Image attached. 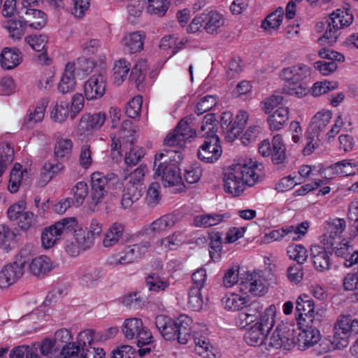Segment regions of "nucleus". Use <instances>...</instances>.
<instances>
[{
    "label": "nucleus",
    "mask_w": 358,
    "mask_h": 358,
    "mask_svg": "<svg viewBox=\"0 0 358 358\" xmlns=\"http://www.w3.org/2000/svg\"><path fill=\"white\" fill-rule=\"evenodd\" d=\"M220 125L224 139L227 142H233L240 138L245 144L244 137L246 135V111L240 110L233 120V114L230 111H225L220 117Z\"/></svg>",
    "instance_id": "nucleus-3"
},
{
    "label": "nucleus",
    "mask_w": 358,
    "mask_h": 358,
    "mask_svg": "<svg viewBox=\"0 0 358 358\" xmlns=\"http://www.w3.org/2000/svg\"><path fill=\"white\" fill-rule=\"evenodd\" d=\"M71 348V346L66 344L59 349L56 346L55 341L45 339L41 345L40 351L47 358H71L74 352L73 349Z\"/></svg>",
    "instance_id": "nucleus-21"
},
{
    "label": "nucleus",
    "mask_w": 358,
    "mask_h": 358,
    "mask_svg": "<svg viewBox=\"0 0 358 358\" xmlns=\"http://www.w3.org/2000/svg\"><path fill=\"white\" fill-rule=\"evenodd\" d=\"M289 119L287 107H280L268 117L267 122L272 131L282 129Z\"/></svg>",
    "instance_id": "nucleus-31"
},
{
    "label": "nucleus",
    "mask_w": 358,
    "mask_h": 358,
    "mask_svg": "<svg viewBox=\"0 0 358 358\" xmlns=\"http://www.w3.org/2000/svg\"><path fill=\"white\" fill-rule=\"evenodd\" d=\"M14 239V232L8 226L0 224V248L8 252L11 249V243Z\"/></svg>",
    "instance_id": "nucleus-52"
},
{
    "label": "nucleus",
    "mask_w": 358,
    "mask_h": 358,
    "mask_svg": "<svg viewBox=\"0 0 358 358\" xmlns=\"http://www.w3.org/2000/svg\"><path fill=\"white\" fill-rule=\"evenodd\" d=\"M310 75V69L304 64H298L284 68L280 78L287 81L283 87V93L289 96L302 98L308 93V87L302 80Z\"/></svg>",
    "instance_id": "nucleus-2"
},
{
    "label": "nucleus",
    "mask_w": 358,
    "mask_h": 358,
    "mask_svg": "<svg viewBox=\"0 0 358 358\" xmlns=\"http://www.w3.org/2000/svg\"><path fill=\"white\" fill-rule=\"evenodd\" d=\"M145 35L143 31H134L124 35L122 40L124 50L129 54L140 52L143 49Z\"/></svg>",
    "instance_id": "nucleus-28"
},
{
    "label": "nucleus",
    "mask_w": 358,
    "mask_h": 358,
    "mask_svg": "<svg viewBox=\"0 0 358 358\" xmlns=\"http://www.w3.org/2000/svg\"><path fill=\"white\" fill-rule=\"evenodd\" d=\"M142 103L143 99L140 96H136L130 100L125 108L127 116L130 118L138 117L141 110Z\"/></svg>",
    "instance_id": "nucleus-63"
},
{
    "label": "nucleus",
    "mask_w": 358,
    "mask_h": 358,
    "mask_svg": "<svg viewBox=\"0 0 358 358\" xmlns=\"http://www.w3.org/2000/svg\"><path fill=\"white\" fill-rule=\"evenodd\" d=\"M285 146L280 134L273 136L272 139L271 160L275 164L283 163L286 159Z\"/></svg>",
    "instance_id": "nucleus-38"
},
{
    "label": "nucleus",
    "mask_w": 358,
    "mask_h": 358,
    "mask_svg": "<svg viewBox=\"0 0 358 358\" xmlns=\"http://www.w3.org/2000/svg\"><path fill=\"white\" fill-rule=\"evenodd\" d=\"M331 118L330 111L324 113H317L312 119L310 124L306 131V136L308 139L314 140L318 138L320 133L324 130L326 126L329 123Z\"/></svg>",
    "instance_id": "nucleus-27"
},
{
    "label": "nucleus",
    "mask_w": 358,
    "mask_h": 358,
    "mask_svg": "<svg viewBox=\"0 0 358 358\" xmlns=\"http://www.w3.org/2000/svg\"><path fill=\"white\" fill-rule=\"evenodd\" d=\"M77 64H79V61L77 64L69 62L66 65L64 72L58 85V90L63 94L71 92L75 89L76 76L80 75V70L78 66H76Z\"/></svg>",
    "instance_id": "nucleus-22"
},
{
    "label": "nucleus",
    "mask_w": 358,
    "mask_h": 358,
    "mask_svg": "<svg viewBox=\"0 0 358 358\" xmlns=\"http://www.w3.org/2000/svg\"><path fill=\"white\" fill-rule=\"evenodd\" d=\"M327 22V30L324 35L318 39L321 45L324 44V43L330 45L334 43L339 36L338 30L345 27L344 24H343L342 20H340L338 16H337L336 10L331 14Z\"/></svg>",
    "instance_id": "nucleus-23"
},
{
    "label": "nucleus",
    "mask_w": 358,
    "mask_h": 358,
    "mask_svg": "<svg viewBox=\"0 0 358 358\" xmlns=\"http://www.w3.org/2000/svg\"><path fill=\"white\" fill-rule=\"evenodd\" d=\"M203 301L201 296V289L191 288L189 291L188 307L194 311H198L203 307Z\"/></svg>",
    "instance_id": "nucleus-58"
},
{
    "label": "nucleus",
    "mask_w": 358,
    "mask_h": 358,
    "mask_svg": "<svg viewBox=\"0 0 358 358\" xmlns=\"http://www.w3.org/2000/svg\"><path fill=\"white\" fill-rule=\"evenodd\" d=\"M142 325L143 322L140 319H127L122 327V331L127 339L132 340L136 338Z\"/></svg>",
    "instance_id": "nucleus-42"
},
{
    "label": "nucleus",
    "mask_w": 358,
    "mask_h": 358,
    "mask_svg": "<svg viewBox=\"0 0 358 358\" xmlns=\"http://www.w3.org/2000/svg\"><path fill=\"white\" fill-rule=\"evenodd\" d=\"M69 113L71 114V109L69 102L59 100L51 112V118L55 122H62L67 118Z\"/></svg>",
    "instance_id": "nucleus-47"
},
{
    "label": "nucleus",
    "mask_w": 358,
    "mask_h": 358,
    "mask_svg": "<svg viewBox=\"0 0 358 358\" xmlns=\"http://www.w3.org/2000/svg\"><path fill=\"white\" fill-rule=\"evenodd\" d=\"M49 100L47 98L43 99L40 104L37 106L33 113H30L29 116L24 120L27 127H31L35 123L41 121L44 117V113L48 106Z\"/></svg>",
    "instance_id": "nucleus-46"
},
{
    "label": "nucleus",
    "mask_w": 358,
    "mask_h": 358,
    "mask_svg": "<svg viewBox=\"0 0 358 358\" xmlns=\"http://www.w3.org/2000/svg\"><path fill=\"white\" fill-rule=\"evenodd\" d=\"M217 103V97L213 95H206L200 99L197 103L195 113L198 115H202L203 113L211 110L216 106Z\"/></svg>",
    "instance_id": "nucleus-56"
},
{
    "label": "nucleus",
    "mask_w": 358,
    "mask_h": 358,
    "mask_svg": "<svg viewBox=\"0 0 358 358\" xmlns=\"http://www.w3.org/2000/svg\"><path fill=\"white\" fill-rule=\"evenodd\" d=\"M222 153L220 138L214 134L204 138L198 150V157L206 163H213L219 159Z\"/></svg>",
    "instance_id": "nucleus-15"
},
{
    "label": "nucleus",
    "mask_w": 358,
    "mask_h": 358,
    "mask_svg": "<svg viewBox=\"0 0 358 358\" xmlns=\"http://www.w3.org/2000/svg\"><path fill=\"white\" fill-rule=\"evenodd\" d=\"M185 235L182 231H174L172 234L157 241L155 245V250L157 252L175 250L185 242Z\"/></svg>",
    "instance_id": "nucleus-26"
},
{
    "label": "nucleus",
    "mask_w": 358,
    "mask_h": 358,
    "mask_svg": "<svg viewBox=\"0 0 358 358\" xmlns=\"http://www.w3.org/2000/svg\"><path fill=\"white\" fill-rule=\"evenodd\" d=\"M178 150H165L164 152L157 154L155 157L154 170L155 177L162 179H182L180 169L176 164L171 163L179 162L181 160Z\"/></svg>",
    "instance_id": "nucleus-5"
},
{
    "label": "nucleus",
    "mask_w": 358,
    "mask_h": 358,
    "mask_svg": "<svg viewBox=\"0 0 358 358\" xmlns=\"http://www.w3.org/2000/svg\"><path fill=\"white\" fill-rule=\"evenodd\" d=\"M64 166L60 162L52 163L46 162L41 169V174L44 177L52 179L55 177H59L63 173Z\"/></svg>",
    "instance_id": "nucleus-54"
},
{
    "label": "nucleus",
    "mask_w": 358,
    "mask_h": 358,
    "mask_svg": "<svg viewBox=\"0 0 358 358\" xmlns=\"http://www.w3.org/2000/svg\"><path fill=\"white\" fill-rule=\"evenodd\" d=\"M155 325L166 340L176 339V320H173L165 315H158L155 318Z\"/></svg>",
    "instance_id": "nucleus-29"
},
{
    "label": "nucleus",
    "mask_w": 358,
    "mask_h": 358,
    "mask_svg": "<svg viewBox=\"0 0 358 358\" xmlns=\"http://www.w3.org/2000/svg\"><path fill=\"white\" fill-rule=\"evenodd\" d=\"M20 56L18 50L5 48L1 54V64L5 69H12L20 63Z\"/></svg>",
    "instance_id": "nucleus-36"
},
{
    "label": "nucleus",
    "mask_w": 358,
    "mask_h": 358,
    "mask_svg": "<svg viewBox=\"0 0 358 358\" xmlns=\"http://www.w3.org/2000/svg\"><path fill=\"white\" fill-rule=\"evenodd\" d=\"M124 231V225L120 222L113 223L107 229L103 239V245L105 248H110L116 245L122 238Z\"/></svg>",
    "instance_id": "nucleus-30"
},
{
    "label": "nucleus",
    "mask_w": 358,
    "mask_h": 358,
    "mask_svg": "<svg viewBox=\"0 0 358 358\" xmlns=\"http://www.w3.org/2000/svg\"><path fill=\"white\" fill-rule=\"evenodd\" d=\"M174 217L170 214L164 215L153 221L148 230L152 234H162L171 229L175 225Z\"/></svg>",
    "instance_id": "nucleus-34"
},
{
    "label": "nucleus",
    "mask_w": 358,
    "mask_h": 358,
    "mask_svg": "<svg viewBox=\"0 0 358 358\" xmlns=\"http://www.w3.org/2000/svg\"><path fill=\"white\" fill-rule=\"evenodd\" d=\"M78 227V221L75 217H64L45 227L41 233L43 248L49 249L58 243L62 238Z\"/></svg>",
    "instance_id": "nucleus-4"
},
{
    "label": "nucleus",
    "mask_w": 358,
    "mask_h": 358,
    "mask_svg": "<svg viewBox=\"0 0 358 358\" xmlns=\"http://www.w3.org/2000/svg\"><path fill=\"white\" fill-rule=\"evenodd\" d=\"M146 285L149 290L158 292L165 290L169 286V282L164 277L152 273L146 278Z\"/></svg>",
    "instance_id": "nucleus-45"
},
{
    "label": "nucleus",
    "mask_w": 358,
    "mask_h": 358,
    "mask_svg": "<svg viewBox=\"0 0 358 358\" xmlns=\"http://www.w3.org/2000/svg\"><path fill=\"white\" fill-rule=\"evenodd\" d=\"M88 192V185L83 180L78 182L72 188L71 193L73 195V199L75 202L76 207H79L83 203L84 200Z\"/></svg>",
    "instance_id": "nucleus-51"
},
{
    "label": "nucleus",
    "mask_w": 358,
    "mask_h": 358,
    "mask_svg": "<svg viewBox=\"0 0 358 358\" xmlns=\"http://www.w3.org/2000/svg\"><path fill=\"white\" fill-rule=\"evenodd\" d=\"M309 227L310 222L308 221L303 222L296 226H285L284 238H286L287 241H298L307 234Z\"/></svg>",
    "instance_id": "nucleus-35"
},
{
    "label": "nucleus",
    "mask_w": 358,
    "mask_h": 358,
    "mask_svg": "<svg viewBox=\"0 0 358 358\" xmlns=\"http://www.w3.org/2000/svg\"><path fill=\"white\" fill-rule=\"evenodd\" d=\"M73 142L69 138H57L54 147V155L57 159H69L72 152Z\"/></svg>",
    "instance_id": "nucleus-39"
},
{
    "label": "nucleus",
    "mask_w": 358,
    "mask_h": 358,
    "mask_svg": "<svg viewBox=\"0 0 358 358\" xmlns=\"http://www.w3.org/2000/svg\"><path fill=\"white\" fill-rule=\"evenodd\" d=\"M357 334L358 320H352L350 315H341L334 325L331 345H334L335 348L343 349L348 345L350 338Z\"/></svg>",
    "instance_id": "nucleus-10"
},
{
    "label": "nucleus",
    "mask_w": 358,
    "mask_h": 358,
    "mask_svg": "<svg viewBox=\"0 0 358 358\" xmlns=\"http://www.w3.org/2000/svg\"><path fill=\"white\" fill-rule=\"evenodd\" d=\"M241 281L238 284V292L226 294L222 299V305L228 310L239 311L238 316L236 319L237 327L241 329L246 327V284L241 278Z\"/></svg>",
    "instance_id": "nucleus-8"
},
{
    "label": "nucleus",
    "mask_w": 358,
    "mask_h": 358,
    "mask_svg": "<svg viewBox=\"0 0 358 358\" xmlns=\"http://www.w3.org/2000/svg\"><path fill=\"white\" fill-rule=\"evenodd\" d=\"M246 164H233L224 170V179H244Z\"/></svg>",
    "instance_id": "nucleus-62"
},
{
    "label": "nucleus",
    "mask_w": 358,
    "mask_h": 358,
    "mask_svg": "<svg viewBox=\"0 0 358 358\" xmlns=\"http://www.w3.org/2000/svg\"><path fill=\"white\" fill-rule=\"evenodd\" d=\"M150 248L148 241H143L139 243L129 245L111 262L114 265H123L130 264L145 255Z\"/></svg>",
    "instance_id": "nucleus-17"
},
{
    "label": "nucleus",
    "mask_w": 358,
    "mask_h": 358,
    "mask_svg": "<svg viewBox=\"0 0 358 358\" xmlns=\"http://www.w3.org/2000/svg\"><path fill=\"white\" fill-rule=\"evenodd\" d=\"M106 114L103 113L85 114L80 119L79 126L82 129L87 131L97 129L102 127L106 121Z\"/></svg>",
    "instance_id": "nucleus-32"
},
{
    "label": "nucleus",
    "mask_w": 358,
    "mask_h": 358,
    "mask_svg": "<svg viewBox=\"0 0 358 358\" xmlns=\"http://www.w3.org/2000/svg\"><path fill=\"white\" fill-rule=\"evenodd\" d=\"M296 311L298 313L297 325L307 327L308 322L313 323L314 320H321L325 310L319 309L315 313L314 301L308 295L303 294L297 298Z\"/></svg>",
    "instance_id": "nucleus-12"
},
{
    "label": "nucleus",
    "mask_w": 358,
    "mask_h": 358,
    "mask_svg": "<svg viewBox=\"0 0 358 358\" xmlns=\"http://www.w3.org/2000/svg\"><path fill=\"white\" fill-rule=\"evenodd\" d=\"M14 160L13 148L8 144H2L0 145V177L10 165Z\"/></svg>",
    "instance_id": "nucleus-44"
},
{
    "label": "nucleus",
    "mask_w": 358,
    "mask_h": 358,
    "mask_svg": "<svg viewBox=\"0 0 358 358\" xmlns=\"http://www.w3.org/2000/svg\"><path fill=\"white\" fill-rule=\"evenodd\" d=\"M113 180H90L91 189L90 192L92 199V203L90 208L92 211H95L96 206L101 202L103 199L108 194H115L113 186L115 188H120L122 183L117 180L115 183L112 182Z\"/></svg>",
    "instance_id": "nucleus-13"
},
{
    "label": "nucleus",
    "mask_w": 358,
    "mask_h": 358,
    "mask_svg": "<svg viewBox=\"0 0 358 358\" xmlns=\"http://www.w3.org/2000/svg\"><path fill=\"white\" fill-rule=\"evenodd\" d=\"M145 7V1L131 0L127 6L129 20L131 23H136L138 18L141 15Z\"/></svg>",
    "instance_id": "nucleus-57"
},
{
    "label": "nucleus",
    "mask_w": 358,
    "mask_h": 358,
    "mask_svg": "<svg viewBox=\"0 0 358 358\" xmlns=\"http://www.w3.org/2000/svg\"><path fill=\"white\" fill-rule=\"evenodd\" d=\"M225 20L222 15L216 10H206L200 15H196L189 25L188 31L195 33L201 27L209 34H217L221 31Z\"/></svg>",
    "instance_id": "nucleus-9"
},
{
    "label": "nucleus",
    "mask_w": 358,
    "mask_h": 358,
    "mask_svg": "<svg viewBox=\"0 0 358 358\" xmlns=\"http://www.w3.org/2000/svg\"><path fill=\"white\" fill-rule=\"evenodd\" d=\"M218 121L214 113H208L203 117L199 134L203 137L210 135H217Z\"/></svg>",
    "instance_id": "nucleus-40"
},
{
    "label": "nucleus",
    "mask_w": 358,
    "mask_h": 358,
    "mask_svg": "<svg viewBox=\"0 0 358 358\" xmlns=\"http://www.w3.org/2000/svg\"><path fill=\"white\" fill-rule=\"evenodd\" d=\"M129 151L125 154L124 162L127 166L132 167L136 165L141 158L143 157L145 150L141 147L135 145L134 143H129Z\"/></svg>",
    "instance_id": "nucleus-49"
},
{
    "label": "nucleus",
    "mask_w": 358,
    "mask_h": 358,
    "mask_svg": "<svg viewBox=\"0 0 358 358\" xmlns=\"http://www.w3.org/2000/svg\"><path fill=\"white\" fill-rule=\"evenodd\" d=\"M332 252L329 251L326 248L315 245L310 248V257L313 260L314 268L320 272L329 271L332 266L331 255Z\"/></svg>",
    "instance_id": "nucleus-20"
},
{
    "label": "nucleus",
    "mask_w": 358,
    "mask_h": 358,
    "mask_svg": "<svg viewBox=\"0 0 358 358\" xmlns=\"http://www.w3.org/2000/svg\"><path fill=\"white\" fill-rule=\"evenodd\" d=\"M146 62L145 60H139L131 69L130 79L135 82L138 88L140 87L145 77Z\"/></svg>",
    "instance_id": "nucleus-55"
},
{
    "label": "nucleus",
    "mask_w": 358,
    "mask_h": 358,
    "mask_svg": "<svg viewBox=\"0 0 358 358\" xmlns=\"http://www.w3.org/2000/svg\"><path fill=\"white\" fill-rule=\"evenodd\" d=\"M261 270L248 273V290L252 296H263L268 292L267 282Z\"/></svg>",
    "instance_id": "nucleus-25"
},
{
    "label": "nucleus",
    "mask_w": 358,
    "mask_h": 358,
    "mask_svg": "<svg viewBox=\"0 0 358 358\" xmlns=\"http://www.w3.org/2000/svg\"><path fill=\"white\" fill-rule=\"evenodd\" d=\"M321 320H314L313 323L308 322L307 327L298 325L301 332L299 333L298 341L299 345L303 348L314 346L320 341L321 336L318 327Z\"/></svg>",
    "instance_id": "nucleus-19"
},
{
    "label": "nucleus",
    "mask_w": 358,
    "mask_h": 358,
    "mask_svg": "<svg viewBox=\"0 0 358 358\" xmlns=\"http://www.w3.org/2000/svg\"><path fill=\"white\" fill-rule=\"evenodd\" d=\"M195 135V131H192L187 122L182 120L173 131L166 135L164 143L166 146L181 149L185 146V142Z\"/></svg>",
    "instance_id": "nucleus-14"
},
{
    "label": "nucleus",
    "mask_w": 358,
    "mask_h": 358,
    "mask_svg": "<svg viewBox=\"0 0 358 358\" xmlns=\"http://www.w3.org/2000/svg\"><path fill=\"white\" fill-rule=\"evenodd\" d=\"M25 41L36 52L43 51L48 42L45 34H33L25 37Z\"/></svg>",
    "instance_id": "nucleus-59"
},
{
    "label": "nucleus",
    "mask_w": 358,
    "mask_h": 358,
    "mask_svg": "<svg viewBox=\"0 0 358 358\" xmlns=\"http://www.w3.org/2000/svg\"><path fill=\"white\" fill-rule=\"evenodd\" d=\"M275 307L271 305L261 315L258 321L248 325V345H261L269 331L272 329L275 321Z\"/></svg>",
    "instance_id": "nucleus-6"
},
{
    "label": "nucleus",
    "mask_w": 358,
    "mask_h": 358,
    "mask_svg": "<svg viewBox=\"0 0 358 358\" xmlns=\"http://www.w3.org/2000/svg\"><path fill=\"white\" fill-rule=\"evenodd\" d=\"M130 69V63L124 59H120L116 62L113 69L114 83L120 85L127 78Z\"/></svg>",
    "instance_id": "nucleus-41"
},
{
    "label": "nucleus",
    "mask_w": 358,
    "mask_h": 358,
    "mask_svg": "<svg viewBox=\"0 0 358 358\" xmlns=\"http://www.w3.org/2000/svg\"><path fill=\"white\" fill-rule=\"evenodd\" d=\"M287 253L289 257L296 262L297 264H303L308 258L307 250L302 245L289 246Z\"/></svg>",
    "instance_id": "nucleus-53"
},
{
    "label": "nucleus",
    "mask_w": 358,
    "mask_h": 358,
    "mask_svg": "<svg viewBox=\"0 0 358 358\" xmlns=\"http://www.w3.org/2000/svg\"><path fill=\"white\" fill-rule=\"evenodd\" d=\"M16 221L17 226L22 231L34 227L38 223L36 216L31 211H25Z\"/></svg>",
    "instance_id": "nucleus-60"
},
{
    "label": "nucleus",
    "mask_w": 358,
    "mask_h": 358,
    "mask_svg": "<svg viewBox=\"0 0 358 358\" xmlns=\"http://www.w3.org/2000/svg\"><path fill=\"white\" fill-rule=\"evenodd\" d=\"M120 138L128 143H134L136 141V127L130 120L123 121L120 130Z\"/></svg>",
    "instance_id": "nucleus-50"
},
{
    "label": "nucleus",
    "mask_w": 358,
    "mask_h": 358,
    "mask_svg": "<svg viewBox=\"0 0 358 358\" xmlns=\"http://www.w3.org/2000/svg\"><path fill=\"white\" fill-rule=\"evenodd\" d=\"M29 263L27 250H20L15 261L6 264L1 268L0 289H7L15 284L23 276L24 267Z\"/></svg>",
    "instance_id": "nucleus-7"
},
{
    "label": "nucleus",
    "mask_w": 358,
    "mask_h": 358,
    "mask_svg": "<svg viewBox=\"0 0 358 358\" xmlns=\"http://www.w3.org/2000/svg\"><path fill=\"white\" fill-rule=\"evenodd\" d=\"M19 16L27 27L34 29L43 28L48 22L47 15L43 11L32 8H26Z\"/></svg>",
    "instance_id": "nucleus-24"
},
{
    "label": "nucleus",
    "mask_w": 358,
    "mask_h": 358,
    "mask_svg": "<svg viewBox=\"0 0 358 358\" xmlns=\"http://www.w3.org/2000/svg\"><path fill=\"white\" fill-rule=\"evenodd\" d=\"M192 320L186 315H181L176 320L178 341L180 344H187L192 338L195 344L196 353L203 358H214L215 354L213 347L209 343L208 339L199 331L206 329V327L194 326L193 335L191 334Z\"/></svg>",
    "instance_id": "nucleus-1"
},
{
    "label": "nucleus",
    "mask_w": 358,
    "mask_h": 358,
    "mask_svg": "<svg viewBox=\"0 0 358 358\" xmlns=\"http://www.w3.org/2000/svg\"><path fill=\"white\" fill-rule=\"evenodd\" d=\"M73 236L66 243L65 250L72 257L78 256L81 252L90 249L94 245V241L87 236L82 229L73 230Z\"/></svg>",
    "instance_id": "nucleus-16"
},
{
    "label": "nucleus",
    "mask_w": 358,
    "mask_h": 358,
    "mask_svg": "<svg viewBox=\"0 0 358 358\" xmlns=\"http://www.w3.org/2000/svg\"><path fill=\"white\" fill-rule=\"evenodd\" d=\"M4 27L8 30L12 38L19 39L25 33L27 25L20 18L19 20L13 19L7 20Z\"/></svg>",
    "instance_id": "nucleus-48"
},
{
    "label": "nucleus",
    "mask_w": 358,
    "mask_h": 358,
    "mask_svg": "<svg viewBox=\"0 0 358 358\" xmlns=\"http://www.w3.org/2000/svg\"><path fill=\"white\" fill-rule=\"evenodd\" d=\"M329 170L336 173L338 177H348L355 176L358 171V168L355 164L344 160L335 164Z\"/></svg>",
    "instance_id": "nucleus-43"
},
{
    "label": "nucleus",
    "mask_w": 358,
    "mask_h": 358,
    "mask_svg": "<svg viewBox=\"0 0 358 358\" xmlns=\"http://www.w3.org/2000/svg\"><path fill=\"white\" fill-rule=\"evenodd\" d=\"M224 188L226 192L234 196L240 195L245 188L246 180H224Z\"/></svg>",
    "instance_id": "nucleus-64"
},
{
    "label": "nucleus",
    "mask_w": 358,
    "mask_h": 358,
    "mask_svg": "<svg viewBox=\"0 0 358 358\" xmlns=\"http://www.w3.org/2000/svg\"><path fill=\"white\" fill-rule=\"evenodd\" d=\"M145 203L150 208L157 206L162 199V187L159 182L155 181L148 186L145 196Z\"/></svg>",
    "instance_id": "nucleus-37"
},
{
    "label": "nucleus",
    "mask_w": 358,
    "mask_h": 358,
    "mask_svg": "<svg viewBox=\"0 0 358 358\" xmlns=\"http://www.w3.org/2000/svg\"><path fill=\"white\" fill-rule=\"evenodd\" d=\"M106 89V76L103 73L92 76L85 83V95L87 100L101 98Z\"/></svg>",
    "instance_id": "nucleus-18"
},
{
    "label": "nucleus",
    "mask_w": 358,
    "mask_h": 358,
    "mask_svg": "<svg viewBox=\"0 0 358 358\" xmlns=\"http://www.w3.org/2000/svg\"><path fill=\"white\" fill-rule=\"evenodd\" d=\"M94 331L92 329H87L80 332L76 343H69L74 351L73 357L78 358H105V352L102 348L91 347L94 341Z\"/></svg>",
    "instance_id": "nucleus-11"
},
{
    "label": "nucleus",
    "mask_w": 358,
    "mask_h": 358,
    "mask_svg": "<svg viewBox=\"0 0 358 358\" xmlns=\"http://www.w3.org/2000/svg\"><path fill=\"white\" fill-rule=\"evenodd\" d=\"M338 86L336 81L317 82L312 87V94L315 96H318L336 89Z\"/></svg>",
    "instance_id": "nucleus-61"
},
{
    "label": "nucleus",
    "mask_w": 358,
    "mask_h": 358,
    "mask_svg": "<svg viewBox=\"0 0 358 358\" xmlns=\"http://www.w3.org/2000/svg\"><path fill=\"white\" fill-rule=\"evenodd\" d=\"M52 268L50 259L45 255L37 257L29 264V270L34 275L39 276L49 272Z\"/></svg>",
    "instance_id": "nucleus-33"
}]
</instances>
